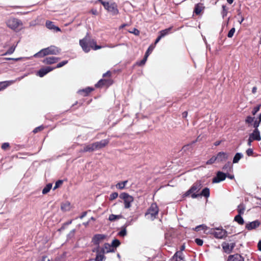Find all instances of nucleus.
<instances>
[{
  "mask_svg": "<svg viewBox=\"0 0 261 261\" xmlns=\"http://www.w3.org/2000/svg\"><path fill=\"white\" fill-rule=\"evenodd\" d=\"M59 49L55 46H50L48 47L41 49L34 56L36 57L42 58L47 55H56L59 53Z\"/></svg>",
  "mask_w": 261,
  "mask_h": 261,
  "instance_id": "obj_1",
  "label": "nucleus"
},
{
  "mask_svg": "<svg viewBox=\"0 0 261 261\" xmlns=\"http://www.w3.org/2000/svg\"><path fill=\"white\" fill-rule=\"evenodd\" d=\"M98 1L101 3L105 8L112 15H116L119 13L117 6L115 3H109L103 0H98Z\"/></svg>",
  "mask_w": 261,
  "mask_h": 261,
  "instance_id": "obj_2",
  "label": "nucleus"
},
{
  "mask_svg": "<svg viewBox=\"0 0 261 261\" xmlns=\"http://www.w3.org/2000/svg\"><path fill=\"white\" fill-rule=\"evenodd\" d=\"M201 188L202 185L201 183L199 182H196L185 193V195L188 196L191 195L192 198H196L199 195V194H197V193L198 192Z\"/></svg>",
  "mask_w": 261,
  "mask_h": 261,
  "instance_id": "obj_3",
  "label": "nucleus"
},
{
  "mask_svg": "<svg viewBox=\"0 0 261 261\" xmlns=\"http://www.w3.org/2000/svg\"><path fill=\"white\" fill-rule=\"evenodd\" d=\"M159 212V209L156 204L153 203L151 205L145 216L147 219L153 220L156 218Z\"/></svg>",
  "mask_w": 261,
  "mask_h": 261,
  "instance_id": "obj_4",
  "label": "nucleus"
},
{
  "mask_svg": "<svg viewBox=\"0 0 261 261\" xmlns=\"http://www.w3.org/2000/svg\"><path fill=\"white\" fill-rule=\"evenodd\" d=\"M7 25L14 30H19L22 28V23L15 18H10L7 21Z\"/></svg>",
  "mask_w": 261,
  "mask_h": 261,
  "instance_id": "obj_5",
  "label": "nucleus"
},
{
  "mask_svg": "<svg viewBox=\"0 0 261 261\" xmlns=\"http://www.w3.org/2000/svg\"><path fill=\"white\" fill-rule=\"evenodd\" d=\"M215 238L217 239H222L226 238L227 236V232L222 228H217L211 231Z\"/></svg>",
  "mask_w": 261,
  "mask_h": 261,
  "instance_id": "obj_6",
  "label": "nucleus"
},
{
  "mask_svg": "<svg viewBox=\"0 0 261 261\" xmlns=\"http://www.w3.org/2000/svg\"><path fill=\"white\" fill-rule=\"evenodd\" d=\"M119 197L124 200L125 207L129 208L130 206L131 203L134 200L133 197L126 193H121Z\"/></svg>",
  "mask_w": 261,
  "mask_h": 261,
  "instance_id": "obj_7",
  "label": "nucleus"
},
{
  "mask_svg": "<svg viewBox=\"0 0 261 261\" xmlns=\"http://www.w3.org/2000/svg\"><path fill=\"white\" fill-rule=\"evenodd\" d=\"M90 41H88L87 37L80 40V46L86 53L89 52L91 48L90 43H89Z\"/></svg>",
  "mask_w": 261,
  "mask_h": 261,
  "instance_id": "obj_8",
  "label": "nucleus"
},
{
  "mask_svg": "<svg viewBox=\"0 0 261 261\" xmlns=\"http://www.w3.org/2000/svg\"><path fill=\"white\" fill-rule=\"evenodd\" d=\"M226 177V174L222 172L219 171L217 172V175L213 179V183H218L221 181L224 180Z\"/></svg>",
  "mask_w": 261,
  "mask_h": 261,
  "instance_id": "obj_9",
  "label": "nucleus"
},
{
  "mask_svg": "<svg viewBox=\"0 0 261 261\" xmlns=\"http://www.w3.org/2000/svg\"><path fill=\"white\" fill-rule=\"evenodd\" d=\"M222 246L224 252L229 253L234 247L235 244L234 243H227L224 242L222 243Z\"/></svg>",
  "mask_w": 261,
  "mask_h": 261,
  "instance_id": "obj_10",
  "label": "nucleus"
},
{
  "mask_svg": "<svg viewBox=\"0 0 261 261\" xmlns=\"http://www.w3.org/2000/svg\"><path fill=\"white\" fill-rule=\"evenodd\" d=\"M249 137L253 140L260 141L261 140L260 132L258 129H255L253 132L250 134Z\"/></svg>",
  "mask_w": 261,
  "mask_h": 261,
  "instance_id": "obj_11",
  "label": "nucleus"
},
{
  "mask_svg": "<svg viewBox=\"0 0 261 261\" xmlns=\"http://www.w3.org/2000/svg\"><path fill=\"white\" fill-rule=\"evenodd\" d=\"M72 208V205L68 201L62 202L61 205V209L63 212H68Z\"/></svg>",
  "mask_w": 261,
  "mask_h": 261,
  "instance_id": "obj_12",
  "label": "nucleus"
},
{
  "mask_svg": "<svg viewBox=\"0 0 261 261\" xmlns=\"http://www.w3.org/2000/svg\"><path fill=\"white\" fill-rule=\"evenodd\" d=\"M108 141L106 140L94 143V144L95 146V150H99L105 147L108 144Z\"/></svg>",
  "mask_w": 261,
  "mask_h": 261,
  "instance_id": "obj_13",
  "label": "nucleus"
},
{
  "mask_svg": "<svg viewBox=\"0 0 261 261\" xmlns=\"http://www.w3.org/2000/svg\"><path fill=\"white\" fill-rule=\"evenodd\" d=\"M106 238V236L101 234H98L95 235L93 239V241L95 244H98L103 241Z\"/></svg>",
  "mask_w": 261,
  "mask_h": 261,
  "instance_id": "obj_14",
  "label": "nucleus"
},
{
  "mask_svg": "<svg viewBox=\"0 0 261 261\" xmlns=\"http://www.w3.org/2000/svg\"><path fill=\"white\" fill-rule=\"evenodd\" d=\"M55 68H51L50 67H46L44 68L41 69L38 72V75L42 77L46 74H47L48 72L51 71L53 70Z\"/></svg>",
  "mask_w": 261,
  "mask_h": 261,
  "instance_id": "obj_15",
  "label": "nucleus"
},
{
  "mask_svg": "<svg viewBox=\"0 0 261 261\" xmlns=\"http://www.w3.org/2000/svg\"><path fill=\"white\" fill-rule=\"evenodd\" d=\"M216 156L218 162H223L227 159L228 154L224 152H220Z\"/></svg>",
  "mask_w": 261,
  "mask_h": 261,
  "instance_id": "obj_16",
  "label": "nucleus"
},
{
  "mask_svg": "<svg viewBox=\"0 0 261 261\" xmlns=\"http://www.w3.org/2000/svg\"><path fill=\"white\" fill-rule=\"evenodd\" d=\"M113 83V82L111 80H100L99 82L95 85L96 87H101L103 85H111Z\"/></svg>",
  "mask_w": 261,
  "mask_h": 261,
  "instance_id": "obj_17",
  "label": "nucleus"
},
{
  "mask_svg": "<svg viewBox=\"0 0 261 261\" xmlns=\"http://www.w3.org/2000/svg\"><path fill=\"white\" fill-rule=\"evenodd\" d=\"M59 60V59L54 57H50L45 58L43 62L45 64H52L56 63Z\"/></svg>",
  "mask_w": 261,
  "mask_h": 261,
  "instance_id": "obj_18",
  "label": "nucleus"
},
{
  "mask_svg": "<svg viewBox=\"0 0 261 261\" xmlns=\"http://www.w3.org/2000/svg\"><path fill=\"white\" fill-rule=\"evenodd\" d=\"M227 261H244L242 256L238 254L230 255L228 257Z\"/></svg>",
  "mask_w": 261,
  "mask_h": 261,
  "instance_id": "obj_19",
  "label": "nucleus"
},
{
  "mask_svg": "<svg viewBox=\"0 0 261 261\" xmlns=\"http://www.w3.org/2000/svg\"><path fill=\"white\" fill-rule=\"evenodd\" d=\"M113 251H114V249L112 245L108 243L105 244L104 246L102 248V252L103 253H109Z\"/></svg>",
  "mask_w": 261,
  "mask_h": 261,
  "instance_id": "obj_20",
  "label": "nucleus"
},
{
  "mask_svg": "<svg viewBox=\"0 0 261 261\" xmlns=\"http://www.w3.org/2000/svg\"><path fill=\"white\" fill-rule=\"evenodd\" d=\"M259 225V222L257 221L252 222L246 225V228L248 230H251L257 227Z\"/></svg>",
  "mask_w": 261,
  "mask_h": 261,
  "instance_id": "obj_21",
  "label": "nucleus"
},
{
  "mask_svg": "<svg viewBox=\"0 0 261 261\" xmlns=\"http://www.w3.org/2000/svg\"><path fill=\"white\" fill-rule=\"evenodd\" d=\"M95 151V146L94 143L89 144L84 147L83 151L84 152H92Z\"/></svg>",
  "mask_w": 261,
  "mask_h": 261,
  "instance_id": "obj_22",
  "label": "nucleus"
},
{
  "mask_svg": "<svg viewBox=\"0 0 261 261\" xmlns=\"http://www.w3.org/2000/svg\"><path fill=\"white\" fill-rule=\"evenodd\" d=\"M204 7L203 6V4H197L195 6L194 12L197 14H200V13L204 10Z\"/></svg>",
  "mask_w": 261,
  "mask_h": 261,
  "instance_id": "obj_23",
  "label": "nucleus"
},
{
  "mask_svg": "<svg viewBox=\"0 0 261 261\" xmlns=\"http://www.w3.org/2000/svg\"><path fill=\"white\" fill-rule=\"evenodd\" d=\"M127 183V180L119 182L116 185V188L119 190H122L125 188V186Z\"/></svg>",
  "mask_w": 261,
  "mask_h": 261,
  "instance_id": "obj_24",
  "label": "nucleus"
},
{
  "mask_svg": "<svg viewBox=\"0 0 261 261\" xmlns=\"http://www.w3.org/2000/svg\"><path fill=\"white\" fill-rule=\"evenodd\" d=\"M89 43H90L91 48L94 50H97L102 48L101 46L96 45V42L94 40H91Z\"/></svg>",
  "mask_w": 261,
  "mask_h": 261,
  "instance_id": "obj_25",
  "label": "nucleus"
},
{
  "mask_svg": "<svg viewBox=\"0 0 261 261\" xmlns=\"http://www.w3.org/2000/svg\"><path fill=\"white\" fill-rule=\"evenodd\" d=\"M122 217L121 215H115L114 214H111L109 216V220L110 221H114L116 220H118L122 218Z\"/></svg>",
  "mask_w": 261,
  "mask_h": 261,
  "instance_id": "obj_26",
  "label": "nucleus"
},
{
  "mask_svg": "<svg viewBox=\"0 0 261 261\" xmlns=\"http://www.w3.org/2000/svg\"><path fill=\"white\" fill-rule=\"evenodd\" d=\"M181 254L180 252H177L173 257V261H185L181 256Z\"/></svg>",
  "mask_w": 261,
  "mask_h": 261,
  "instance_id": "obj_27",
  "label": "nucleus"
},
{
  "mask_svg": "<svg viewBox=\"0 0 261 261\" xmlns=\"http://www.w3.org/2000/svg\"><path fill=\"white\" fill-rule=\"evenodd\" d=\"M52 187V184H47L42 190V194H46L47 193L49 192L51 188Z\"/></svg>",
  "mask_w": 261,
  "mask_h": 261,
  "instance_id": "obj_28",
  "label": "nucleus"
},
{
  "mask_svg": "<svg viewBox=\"0 0 261 261\" xmlns=\"http://www.w3.org/2000/svg\"><path fill=\"white\" fill-rule=\"evenodd\" d=\"M234 220L237 222L239 224L242 225L244 224V220L240 215H238L234 217Z\"/></svg>",
  "mask_w": 261,
  "mask_h": 261,
  "instance_id": "obj_29",
  "label": "nucleus"
},
{
  "mask_svg": "<svg viewBox=\"0 0 261 261\" xmlns=\"http://www.w3.org/2000/svg\"><path fill=\"white\" fill-rule=\"evenodd\" d=\"M243 155L240 153H237L236 154L234 157L233 159V163H237L239 162V161L242 158Z\"/></svg>",
  "mask_w": 261,
  "mask_h": 261,
  "instance_id": "obj_30",
  "label": "nucleus"
},
{
  "mask_svg": "<svg viewBox=\"0 0 261 261\" xmlns=\"http://www.w3.org/2000/svg\"><path fill=\"white\" fill-rule=\"evenodd\" d=\"M199 195H202L206 197H208L210 195V191L208 188H204Z\"/></svg>",
  "mask_w": 261,
  "mask_h": 261,
  "instance_id": "obj_31",
  "label": "nucleus"
},
{
  "mask_svg": "<svg viewBox=\"0 0 261 261\" xmlns=\"http://www.w3.org/2000/svg\"><path fill=\"white\" fill-rule=\"evenodd\" d=\"M200 228L201 229H203L204 230V231L205 233H210L211 232H206V230L207 229V227L205 225H200V226H198L197 227H196L195 229V230L196 231H198L200 230Z\"/></svg>",
  "mask_w": 261,
  "mask_h": 261,
  "instance_id": "obj_32",
  "label": "nucleus"
},
{
  "mask_svg": "<svg viewBox=\"0 0 261 261\" xmlns=\"http://www.w3.org/2000/svg\"><path fill=\"white\" fill-rule=\"evenodd\" d=\"M170 30H171V28H168V29H165V30L161 31L160 32V36H161V37L162 38L164 37L165 35H167L169 33V32H170Z\"/></svg>",
  "mask_w": 261,
  "mask_h": 261,
  "instance_id": "obj_33",
  "label": "nucleus"
},
{
  "mask_svg": "<svg viewBox=\"0 0 261 261\" xmlns=\"http://www.w3.org/2000/svg\"><path fill=\"white\" fill-rule=\"evenodd\" d=\"M46 27L48 29H50V30L53 29V28L55 27V25L53 24V23L51 21H46Z\"/></svg>",
  "mask_w": 261,
  "mask_h": 261,
  "instance_id": "obj_34",
  "label": "nucleus"
},
{
  "mask_svg": "<svg viewBox=\"0 0 261 261\" xmlns=\"http://www.w3.org/2000/svg\"><path fill=\"white\" fill-rule=\"evenodd\" d=\"M245 209V207L243 205H239L238 208V211L239 213V215H241V214H243L244 212Z\"/></svg>",
  "mask_w": 261,
  "mask_h": 261,
  "instance_id": "obj_35",
  "label": "nucleus"
},
{
  "mask_svg": "<svg viewBox=\"0 0 261 261\" xmlns=\"http://www.w3.org/2000/svg\"><path fill=\"white\" fill-rule=\"evenodd\" d=\"M260 108V105H258V106L255 107L252 111V115H255L258 112V111L259 110Z\"/></svg>",
  "mask_w": 261,
  "mask_h": 261,
  "instance_id": "obj_36",
  "label": "nucleus"
},
{
  "mask_svg": "<svg viewBox=\"0 0 261 261\" xmlns=\"http://www.w3.org/2000/svg\"><path fill=\"white\" fill-rule=\"evenodd\" d=\"M105 256L103 254H98L96 257V261H102L104 259Z\"/></svg>",
  "mask_w": 261,
  "mask_h": 261,
  "instance_id": "obj_37",
  "label": "nucleus"
},
{
  "mask_svg": "<svg viewBox=\"0 0 261 261\" xmlns=\"http://www.w3.org/2000/svg\"><path fill=\"white\" fill-rule=\"evenodd\" d=\"M217 160L216 156H212L209 160L206 162V164H212Z\"/></svg>",
  "mask_w": 261,
  "mask_h": 261,
  "instance_id": "obj_38",
  "label": "nucleus"
},
{
  "mask_svg": "<svg viewBox=\"0 0 261 261\" xmlns=\"http://www.w3.org/2000/svg\"><path fill=\"white\" fill-rule=\"evenodd\" d=\"M236 31L235 28H232L228 32L227 36L229 38H231Z\"/></svg>",
  "mask_w": 261,
  "mask_h": 261,
  "instance_id": "obj_39",
  "label": "nucleus"
},
{
  "mask_svg": "<svg viewBox=\"0 0 261 261\" xmlns=\"http://www.w3.org/2000/svg\"><path fill=\"white\" fill-rule=\"evenodd\" d=\"M118 196V194L116 192H114L112 193L110 196V200H113L114 199H116Z\"/></svg>",
  "mask_w": 261,
  "mask_h": 261,
  "instance_id": "obj_40",
  "label": "nucleus"
},
{
  "mask_svg": "<svg viewBox=\"0 0 261 261\" xmlns=\"http://www.w3.org/2000/svg\"><path fill=\"white\" fill-rule=\"evenodd\" d=\"M8 86V84L7 82H1L0 83V91L4 89Z\"/></svg>",
  "mask_w": 261,
  "mask_h": 261,
  "instance_id": "obj_41",
  "label": "nucleus"
},
{
  "mask_svg": "<svg viewBox=\"0 0 261 261\" xmlns=\"http://www.w3.org/2000/svg\"><path fill=\"white\" fill-rule=\"evenodd\" d=\"M120 243L119 240L115 239L113 241L112 245L113 246V247H116L120 245Z\"/></svg>",
  "mask_w": 261,
  "mask_h": 261,
  "instance_id": "obj_42",
  "label": "nucleus"
},
{
  "mask_svg": "<svg viewBox=\"0 0 261 261\" xmlns=\"http://www.w3.org/2000/svg\"><path fill=\"white\" fill-rule=\"evenodd\" d=\"M253 120H254V118L253 117H252L251 116H248L247 118H246V119L245 120V122L247 123H251L253 122Z\"/></svg>",
  "mask_w": 261,
  "mask_h": 261,
  "instance_id": "obj_43",
  "label": "nucleus"
},
{
  "mask_svg": "<svg viewBox=\"0 0 261 261\" xmlns=\"http://www.w3.org/2000/svg\"><path fill=\"white\" fill-rule=\"evenodd\" d=\"M148 57V53H146L144 58L143 59V60H142L140 62V63H139V65H144L145 64V62L146 61Z\"/></svg>",
  "mask_w": 261,
  "mask_h": 261,
  "instance_id": "obj_44",
  "label": "nucleus"
},
{
  "mask_svg": "<svg viewBox=\"0 0 261 261\" xmlns=\"http://www.w3.org/2000/svg\"><path fill=\"white\" fill-rule=\"evenodd\" d=\"M15 49V47L14 46H11L6 53L5 55L7 54H12Z\"/></svg>",
  "mask_w": 261,
  "mask_h": 261,
  "instance_id": "obj_45",
  "label": "nucleus"
},
{
  "mask_svg": "<svg viewBox=\"0 0 261 261\" xmlns=\"http://www.w3.org/2000/svg\"><path fill=\"white\" fill-rule=\"evenodd\" d=\"M67 63V61H64L58 63L56 66V68H60Z\"/></svg>",
  "mask_w": 261,
  "mask_h": 261,
  "instance_id": "obj_46",
  "label": "nucleus"
},
{
  "mask_svg": "<svg viewBox=\"0 0 261 261\" xmlns=\"http://www.w3.org/2000/svg\"><path fill=\"white\" fill-rule=\"evenodd\" d=\"M92 90H93V89L90 88V87H88V88H86L85 90H80L79 91V93H81L82 92L85 91L87 94V93H90Z\"/></svg>",
  "mask_w": 261,
  "mask_h": 261,
  "instance_id": "obj_47",
  "label": "nucleus"
},
{
  "mask_svg": "<svg viewBox=\"0 0 261 261\" xmlns=\"http://www.w3.org/2000/svg\"><path fill=\"white\" fill-rule=\"evenodd\" d=\"M130 33L134 34L135 35L138 36L140 34V32L138 30L134 28L132 31H129Z\"/></svg>",
  "mask_w": 261,
  "mask_h": 261,
  "instance_id": "obj_48",
  "label": "nucleus"
},
{
  "mask_svg": "<svg viewBox=\"0 0 261 261\" xmlns=\"http://www.w3.org/2000/svg\"><path fill=\"white\" fill-rule=\"evenodd\" d=\"M259 120L255 121L253 123V127L255 128V129H258L257 127L259 126L260 122L261 121H260V119L258 118Z\"/></svg>",
  "mask_w": 261,
  "mask_h": 261,
  "instance_id": "obj_49",
  "label": "nucleus"
},
{
  "mask_svg": "<svg viewBox=\"0 0 261 261\" xmlns=\"http://www.w3.org/2000/svg\"><path fill=\"white\" fill-rule=\"evenodd\" d=\"M62 184V180H58L56 182L55 186L54 188V189L55 190L59 187Z\"/></svg>",
  "mask_w": 261,
  "mask_h": 261,
  "instance_id": "obj_50",
  "label": "nucleus"
},
{
  "mask_svg": "<svg viewBox=\"0 0 261 261\" xmlns=\"http://www.w3.org/2000/svg\"><path fill=\"white\" fill-rule=\"evenodd\" d=\"M120 236H124L126 234V230L125 228L122 229L119 233Z\"/></svg>",
  "mask_w": 261,
  "mask_h": 261,
  "instance_id": "obj_51",
  "label": "nucleus"
},
{
  "mask_svg": "<svg viewBox=\"0 0 261 261\" xmlns=\"http://www.w3.org/2000/svg\"><path fill=\"white\" fill-rule=\"evenodd\" d=\"M195 242L199 246H202L203 244V241L200 239H196L195 240Z\"/></svg>",
  "mask_w": 261,
  "mask_h": 261,
  "instance_id": "obj_52",
  "label": "nucleus"
},
{
  "mask_svg": "<svg viewBox=\"0 0 261 261\" xmlns=\"http://www.w3.org/2000/svg\"><path fill=\"white\" fill-rule=\"evenodd\" d=\"M40 261H54L53 260L50 259L47 256L43 257Z\"/></svg>",
  "mask_w": 261,
  "mask_h": 261,
  "instance_id": "obj_53",
  "label": "nucleus"
},
{
  "mask_svg": "<svg viewBox=\"0 0 261 261\" xmlns=\"http://www.w3.org/2000/svg\"><path fill=\"white\" fill-rule=\"evenodd\" d=\"M43 128V127L42 126H39V127H36V128H35L33 130V132L34 133H37L39 131H40L41 130H42Z\"/></svg>",
  "mask_w": 261,
  "mask_h": 261,
  "instance_id": "obj_54",
  "label": "nucleus"
},
{
  "mask_svg": "<svg viewBox=\"0 0 261 261\" xmlns=\"http://www.w3.org/2000/svg\"><path fill=\"white\" fill-rule=\"evenodd\" d=\"M9 144L8 143H5L2 145V148L3 149H6L7 148H8L9 147Z\"/></svg>",
  "mask_w": 261,
  "mask_h": 261,
  "instance_id": "obj_55",
  "label": "nucleus"
},
{
  "mask_svg": "<svg viewBox=\"0 0 261 261\" xmlns=\"http://www.w3.org/2000/svg\"><path fill=\"white\" fill-rule=\"evenodd\" d=\"M153 49V47L152 46H150L149 47V48H148L146 53H148V55H149V54L152 51Z\"/></svg>",
  "mask_w": 261,
  "mask_h": 261,
  "instance_id": "obj_56",
  "label": "nucleus"
},
{
  "mask_svg": "<svg viewBox=\"0 0 261 261\" xmlns=\"http://www.w3.org/2000/svg\"><path fill=\"white\" fill-rule=\"evenodd\" d=\"M246 153L248 155H251L253 153V150L251 149H248L247 151H246Z\"/></svg>",
  "mask_w": 261,
  "mask_h": 261,
  "instance_id": "obj_57",
  "label": "nucleus"
},
{
  "mask_svg": "<svg viewBox=\"0 0 261 261\" xmlns=\"http://www.w3.org/2000/svg\"><path fill=\"white\" fill-rule=\"evenodd\" d=\"M253 140L249 137V139H248V145L249 146H251V142L253 141Z\"/></svg>",
  "mask_w": 261,
  "mask_h": 261,
  "instance_id": "obj_58",
  "label": "nucleus"
},
{
  "mask_svg": "<svg viewBox=\"0 0 261 261\" xmlns=\"http://www.w3.org/2000/svg\"><path fill=\"white\" fill-rule=\"evenodd\" d=\"M91 13L93 14V15H97L98 13H97V11L96 10H91Z\"/></svg>",
  "mask_w": 261,
  "mask_h": 261,
  "instance_id": "obj_59",
  "label": "nucleus"
},
{
  "mask_svg": "<svg viewBox=\"0 0 261 261\" xmlns=\"http://www.w3.org/2000/svg\"><path fill=\"white\" fill-rule=\"evenodd\" d=\"M161 38L162 37H161V36H159L155 41V44H156Z\"/></svg>",
  "mask_w": 261,
  "mask_h": 261,
  "instance_id": "obj_60",
  "label": "nucleus"
},
{
  "mask_svg": "<svg viewBox=\"0 0 261 261\" xmlns=\"http://www.w3.org/2000/svg\"><path fill=\"white\" fill-rule=\"evenodd\" d=\"M226 177H228L229 178H230L231 179H232L234 178V176L232 175L228 174L227 175H226Z\"/></svg>",
  "mask_w": 261,
  "mask_h": 261,
  "instance_id": "obj_61",
  "label": "nucleus"
},
{
  "mask_svg": "<svg viewBox=\"0 0 261 261\" xmlns=\"http://www.w3.org/2000/svg\"><path fill=\"white\" fill-rule=\"evenodd\" d=\"M110 75H111V73L109 71H108L107 73L103 74V76H109Z\"/></svg>",
  "mask_w": 261,
  "mask_h": 261,
  "instance_id": "obj_62",
  "label": "nucleus"
},
{
  "mask_svg": "<svg viewBox=\"0 0 261 261\" xmlns=\"http://www.w3.org/2000/svg\"><path fill=\"white\" fill-rule=\"evenodd\" d=\"M53 30H56V31H60V29L58 27H56L55 25L54 28H53Z\"/></svg>",
  "mask_w": 261,
  "mask_h": 261,
  "instance_id": "obj_63",
  "label": "nucleus"
},
{
  "mask_svg": "<svg viewBox=\"0 0 261 261\" xmlns=\"http://www.w3.org/2000/svg\"><path fill=\"white\" fill-rule=\"evenodd\" d=\"M258 249L261 251V241H259L258 243Z\"/></svg>",
  "mask_w": 261,
  "mask_h": 261,
  "instance_id": "obj_64",
  "label": "nucleus"
}]
</instances>
